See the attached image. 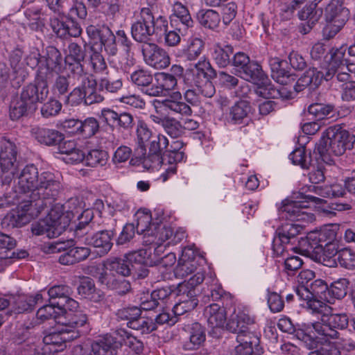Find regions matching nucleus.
Listing matches in <instances>:
<instances>
[{"instance_id":"1","label":"nucleus","mask_w":355,"mask_h":355,"mask_svg":"<svg viewBox=\"0 0 355 355\" xmlns=\"http://www.w3.org/2000/svg\"><path fill=\"white\" fill-rule=\"evenodd\" d=\"M61 184L54 173L45 171L39 174L33 165H28L23 168L18 176L17 191L26 194L29 201L45 204V207L52 205L61 189Z\"/></svg>"},{"instance_id":"2","label":"nucleus","mask_w":355,"mask_h":355,"mask_svg":"<svg viewBox=\"0 0 355 355\" xmlns=\"http://www.w3.org/2000/svg\"><path fill=\"white\" fill-rule=\"evenodd\" d=\"M312 313L321 315L320 321L311 323L318 338L328 342L338 338L339 330L348 327L349 318L345 313H335L332 307L322 301H311L309 304Z\"/></svg>"},{"instance_id":"3","label":"nucleus","mask_w":355,"mask_h":355,"mask_svg":"<svg viewBox=\"0 0 355 355\" xmlns=\"http://www.w3.org/2000/svg\"><path fill=\"white\" fill-rule=\"evenodd\" d=\"M60 328L57 331L51 332L43 338L46 346H51L50 350L62 351L66 347V342L73 340L87 332V316L85 313L73 314L68 320L62 321L58 318Z\"/></svg>"},{"instance_id":"4","label":"nucleus","mask_w":355,"mask_h":355,"mask_svg":"<svg viewBox=\"0 0 355 355\" xmlns=\"http://www.w3.org/2000/svg\"><path fill=\"white\" fill-rule=\"evenodd\" d=\"M71 215V212L64 211L62 205L55 204L44 219L31 224V232L35 236L58 237L69 225Z\"/></svg>"},{"instance_id":"5","label":"nucleus","mask_w":355,"mask_h":355,"mask_svg":"<svg viewBox=\"0 0 355 355\" xmlns=\"http://www.w3.org/2000/svg\"><path fill=\"white\" fill-rule=\"evenodd\" d=\"M355 136L342 128L334 125L328 128L321 138L318 150L321 155H342L347 149L353 148Z\"/></svg>"},{"instance_id":"6","label":"nucleus","mask_w":355,"mask_h":355,"mask_svg":"<svg viewBox=\"0 0 355 355\" xmlns=\"http://www.w3.org/2000/svg\"><path fill=\"white\" fill-rule=\"evenodd\" d=\"M45 208V204L42 202L33 203L24 199L15 209L10 211L1 219V227L10 230L22 227L38 216Z\"/></svg>"},{"instance_id":"7","label":"nucleus","mask_w":355,"mask_h":355,"mask_svg":"<svg viewBox=\"0 0 355 355\" xmlns=\"http://www.w3.org/2000/svg\"><path fill=\"white\" fill-rule=\"evenodd\" d=\"M347 46L340 47H331L324 56V61L327 64L323 69L325 80H331L334 76L340 82H347L351 78L349 71H352L354 64H347V59L345 58Z\"/></svg>"},{"instance_id":"8","label":"nucleus","mask_w":355,"mask_h":355,"mask_svg":"<svg viewBox=\"0 0 355 355\" xmlns=\"http://www.w3.org/2000/svg\"><path fill=\"white\" fill-rule=\"evenodd\" d=\"M46 253H57L63 251L59 257L58 261L62 265H73L86 260L91 254L88 247H73L66 249L63 243H51L44 245Z\"/></svg>"},{"instance_id":"9","label":"nucleus","mask_w":355,"mask_h":355,"mask_svg":"<svg viewBox=\"0 0 355 355\" xmlns=\"http://www.w3.org/2000/svg\"><path fill=\"white\" fill-rule=\"evenodd\" d=\"M72 74L81 83L85 92V105L100 103L105 99L96 88V81L92 76L84 72L83 67L78 63L73 67Z\"/></svg>"},{"instance_id":"10","label":"nucleus","mask_w":355,"mask_h":355,"mask_svg":"<svg viewBox=\"0 0 355 355\" xmlns=\"http://www.w3.org/2000/svg\"><path fill=\"white\" fill-rule=\"evenodd\" d=\"M48 74L44 76L42 71H39L38 77L34 84H29L23 87L20 97L31 106L37 102L45 100L49 94V87L46 79Z\"/></svg>"},{"instance_id":"11","label":"nucleus","mask_w":355,"mask_h":355,"mask_svg":"<svg viewBox=\"0 0 355 355\" xmlns=\"http://www.w3.org/2000/svg\"><path fill=\"white\" fill-rule=\"evenodd\" d=\"M307 203V201L285 200L282 202L280 211L288 220L310 223L314 220V215L306 211Z\"/></svg>"},{"instance_id":"12","label":"nucleus","mask_w":355,"mask_h":355,"mask_svg":"<svg viewBox=\"0 0 355 355\" xmlns=\"http://www.w3.org/2000/svg\"><path fill=\"white\" fill-rule=\"evenodd\" d=\"M154 16L150 8H142L140 19L132 26V35L135 41L146 43L148 37L154 33Z\"/></svg>"},{"instance_id":"13","label":"nucleus","mask_w":355,"mask_h":355,"mask_svg":"<svg viewBox=\"0 0 355 355\" xmlns=\"http://www.w3.org/2000/svg\"><path fill=\"white\" fill-rule=\"evenodd\" d=\"M104 269L98 275V281L107 280V277L118 278L116 275L122 277L130 275L132 268L125 257H111L103 264Z\"/></svg>"},{"instance_id":"14","label":"nucleus","mask_w":355,"mask_h":355,"mask_svg":"<svg viewBox=\"0 0 355 355\" xmlns=\"http://www.w3.org/2000/svg\"><path fill=\"white\" fill-rule=\"evenodd\" d=\"M199 257L191 248H184L175 268L178 278H184L193 273L198 268Z\"/></svg>"},{"instance_id":"15","label":"nucleus","mask_w":355,"mask_h":355,"mask_svg":"<svg viewBox=\"0 0 355 355\" xmlns=\"http://www.w3.org/2000/svg\"><path fill=\"white\" fill-rule=\"evenodd\" d=\"M115 234L113 230H101L89 234L84 238V242L98 249L101 255L107 254L113 246L112 239Z\"/></svg>"},{"instance_id":"16","label":"nucleus","mask_w":355,"mask_h":355,"mask_svg":"<svg viewBox=\"0 0 355 355\" xmlns=\"http://www.w3.org/2000/svg\"><path fill=\"white\" fill-rule=\"evenodd\" d=\"M142 53L148 65L157 69H164L170 64L168 53L159 46H143Z\"/></svg>"},{"instance_id":"17","label":"nucleus","mask_w":355,"mask_h":355,"mask_svg":"<svg viewBox=\"0 0 355 355\" xmlns=\"http://www.w3.org/2000/svg\"><path fill=\"white\" fill-rule=\"evenodd\" d=\"M344 0H331L325 8V19L328 23L343 27L349 19V11L343 6Z\"/></svg>"},{"instance_id":"18","label":"nucleus","mask_w":355,"mask_h":355,"mask_svg":"<svg viewBox=\"0 0 355 355\" xmlns=\"http://www.w3.org/2000/svg\"><path fill=\"white\" fill-rule=\"evenodd\" d=\"M177 85V80L172 74L159 73L155 76V83L148 88L146 94L151 96L164 95Z\"/></svg>"},{"instance_id":"19","label":"nucleus","mask_w":355,"mask_h":355,"mask_svg":"<svg viewBox=\"0 0 355 355\" xmlns=\"http://www.w3.org/2000/svg\"><path fill=\"white\" fill-rule=\"evenodd\" d=\"M204 279V272L198 271L191 277L187 282L179 284L178 287V295L180 297L179 302H189L193 300H198L194 288L201 284Z\"/></svg>"},{"instance_id":"20","label":"nucleus","mask_w":355,"mask_h":355,"mask_svg":"<svg viewBox=\"0 0 355 355\" xmlns=\"http://www.w3.org/2000/svg\"><path fill=\"white\" fill-rule=\"evenodd\" d=\"M31 133L38 142L46 146H56L64 139L63 134L58 130L44 127H33Z\"/></svg>"},{"instance_id":"21","label":"nucleus","mask_w":355,"mask_h":355,"mask_svg":"<svg viewBox=\"0 0 355 355\" xmlns=\"http://www.w3.org/2000/svg\"><path fill=\"white\" fill-rule=\"evenodd\" d=\"M254 323V318L243 311L232 314L227 322L226 329L236 336L250 328Z\"/></svg>"},{"instance_id":"22","label":"nucleus","mask_w":355,"mask_h":355,"mask_svg":"<svg viewBox=\"0 0 355 355\" xmlns=\"http://www.w3.org/2000/svg\"><path fill=\"white\" fill-rule=\"evenodd\" d=\"M42 57L46 60V67L41 69L44 73V71L51 70L52 72H55L58 74L62 71V58L60 51L55 48V46H46L45 48V52Z\"/></svg>"},{"instance_id":"23","label":"nucleus","mask_w":355,"mask_h":355,"mask_svg":"<svg viewBox=\"0 0 355 355\" xmlns=\"http://www.w3.org/2000/svg\"><path fill=\"white\" fill-rule=\"evenodd\" d=\"M117 349L115 338L107 334L92 344V351L95 355H116Z\"/></svg>"},{"instance_id":"24","label":"nucleus","mask_w":355,"mask_h":355,"mask_svg":"<svg viewBox=\"0 0 355 355\" xmlns=\"http://www.w3.org/2000/svg\"><path fill=\"white\" fill-rule=\"evenodd\" d=\"M205 315L207 322L211 328L223 327L226 321V311L225 308L218 303H213L205 309Z\"/></svg>"},{"instance_id":"25","label":"nucleus","mask_w":355,"mask_h":355,"mask_svg":"<svg viewBox=\"0 0 355 355\" xmlns=\"http://www.w3.org/2000/svg\"><path fill=\"white\" fill-rule=\"evenodd\" d=\"M337 226L334 225H328L320 230L311 232V241H316L320 251L323 245L328 244L336 239Z\"/></svg>"},{"instance_id":"26","label":"nucleus","mask_w":355,"mask_h":355,"mask_svg":"<svg viewBox=\"0 0 355 355\" xmlns=\"http://www.w3.org/2000/svg\"><path fill=\"white\" fill-rule=\"evenodd\" d=\"M182 95L179 92H174L170 97L163 101L164 107L181 115H191L192 110L189 105L181 101Z\"/></svg>"},{"instance_id":"27","label":"nucleus","mask_w":355,"mask_h":355,"mask_svg":"<svg viewBox=\"0 0 355 355\" xmlns=\"http://www.w3.org/2000/svg\"><path fill=\"white\" fill-rule=\"evenodd\" d=\"M241 76L247 81L255 84L260 83L264 84L267 81V75L263 71L261 67L257 62H250L240 71Z\"/></svg>"},{"instance_id":"28","label":"nucleus","mask_w":355,"mask_h":355,"mask_svg":"<svg viewBox=\"0 0 355 355\" xmlns=\"http://www.w3.org/2000/svg\"><path fill=\"white\" fill-rule=\"evenodd\" d=\"M35 338L30 336V332L26 329H23L19 331L17 334L13 338L14 343L19 346L18 350L22 352H27L29 355L34 354L35 352L40 353L35 346Z\"/></svg>"},{"instance_id":"29","label":"nucleus","mask_w":355,"mask_h":355,"mask_svg":"<svg viewBox=\"0 0 355 355\" xmlns=\"http://www.w3.org/2000/svg\"><path fill=\"white\" fill-rule=\"evenodd\" d=\"M251 111L250 103L246 101H239L231 107L229 112L230 121L234 124L243 123Z\"/></svg>"},{"instance_id":"30","label":"nucleus","mask_w":355,"mask_h":355,"mask_svg":"<svg viewBox=\"0 0 355 355\" xmlns=\"http://www.w3.org/2000/svg\"><path fill=\"white\" fill-rule=\"evenodd\" d=\"M93 216L90 211H84L78 217V223L76 225L74 232L78 239L85 238L91 230H94V223L92 221Z\"/></svg>"},{"instance_id":"31","label":"nucleus","mask_w":355,"mask_h":355,"mask_svg":"<svg viewBox=\"0 0 355 355\" xmlns=\"http://www.w3.org/2000/svg\"><path fill=\"white\" fill-rule=\"evenodd\" d=\"M18 162L16 157H8L4 153L0 154V176L8 174L3 180V183H9L16 173Z\"/></svg>"},{"instance_id":"32","label":"nucleus","mask_w":355,"mask_h":355,"mask_svg":"<svg viewBox=\"0 0 355 355\" xmlns=\"http://www.w3.org/2000/svg\"><path fill=\"white\" fill-rule=\"evenodd\" d=\"M173 234V231L171 227L159 225H157L156 229H153V235L150 236L153 239H147L145 242H148L150 245H157L154 250L155 252H157L162 248V243L171 239Z\"/></svg>"},{"instance_id":"33","label":"nucleus","mask_w":355,"mask_h":355,"mask_svg":"<svg viewBox=\"0 0 355 355\" xmlns=\"http://www.w3.org/2000/svg\"><path fill=\"white\" fill-rule=\"evenodd\" d=\"M322 251L323 264L326 266L334 268L337 266V257L340 250L338 249L336 239L328 244L323 245Z\"/></svg>"},{"instance_id":"34","label":"nucleus","mask_w":355,"mask_h":355,"mask_svg":"<svg viewBox=\"0 0 355 355\" xmlns=\"http://www.w3.org/2000/svg\"><path fill=\"white\" fill-rule=\"evenodd\" d=\"M137 233L144 234L145 238L153 235V229H156L157 225L151 224V215L148 212L138 211L137 213Z\"/></svg>"},{"instance_id":"35","label":"nucleus","mask_w":355,"mask_h":355,"mask_svg":"<svg viewBox=\"0 0 355 355\" xmlns=\"http://www.w3.org/2000/svg\"><path fill=\"white\" fill-rule=\"evenodd\" d=\"M78 294L85 298L96 302L101 300L102 296L96 292L94 281L89 277H85L78 287Z\"/></svg>"},{"instance_id":"36","label":"nucleus","mask_w":355,"mask_h":355,"mask_svg":"<svg viewBox=\"0 0 355 355\" xmlns=\"http://www.w3.org/2000/svg\"><path fill=\"white\" fill-rule=\"evenodd\" d=\"M310 191H313L316 194L325 198H338L342 197L345 193V189L342 185L334 184L330 186L322 187L320 186L311 185L309 187Z\"/></svg>"},{"instance_id":"37","label":"nucleus","mask_w":355,"mask_h":355,"mask_svg":"<svg viewBox=\"0 0 355 355\" xmlns=\"http://www.w3.org/2000/svg\"><path fill=\"white\" fill-rule=\"evenodd\" d=\"M197 18L202 26L210 29L218 27L220 21L218 13L213 10H200Z\"/></svg>"},{"instance_id":"38","label":"nucleus","mask_w":355,"mask_h":355,"mask_svg":"<svg viewBox=\"0 0 355 355\" xmlns=\"http://www.w3.org/2000/svg\"><path fill=\"white\" fill-rule=\"evenodd\" d=\"M116 335L121 338V341L126 346L132 349L137 354L143 350V343L132 334L125 329H119L116 331Z\"/></svg>"},{"instance_id":"39","label":"nucleus","mask_w":355,"mask_h":355,"mask_svg":"<svg viewBox=\"0 0 355 355\" xmlns=\"http://www.w3.org/2000/svg\"><path fill=\"white\" fill-rule=\"evenodd\" d=\"M325 79L323 71H318L315 67L309 69L297 80L302 86L308 87L310 85L318 86L322 79Z\"/></svg>"},{"instance_id":"40","label":"nucleus","mask_w":355,"mask_h":355,"mask_svg":"<svg viewBox=\"0 0 355 355\" xmlns=\"http://www.w3.org/2000/svg\"><path fill=\"white\" fill-rule=\"evenodd\" d=\"M184 143L180 140L172 141L166 148V155L168 158V162L178 163L182 162L184 158V153L182 150Z\"/></svg>"},{"instance_id":"41","label":"nucleus","mask_w":355,"mask_h":355,"mask_svg":"<svg viewBox=\"0 0 355 355\" xmlns=\"http://www.w3.org/2000/svg\"><path fill=\"white\" fill-rule=\"evenodd\" d=\"M107 153L99 149H92L85 154V164L91 167L103 166L107 162Z\"/></svg>"},{"instance_id":"42","label":"nucleus","mask_w":355,"mask_h":355,"mask_svg":"<svg viewBox=\"0 0 355 355\" xmlns=\"http://www.w3.org/2000/svg\"><path fill=\"white\" fill-rule=\"evenodd\" d=\"M32 106L21 97L15 98L10 103V116L12 120H17L26 114Z\"/></svg>"},{"instance_id":"43","label":"nucleus","mask_w":355,"mask_h":355,"mask_svg":"<svg viewBox=\"0 0 355 355\" xmlns=\"http://www.w3.org/2000/svg\"><path fill=\"white\" fill-rule=\"evenodd\" d=\"M236 342L238 343H242L252 349L259 351L258 347L260 343L259 336L257 333L252 331L250 327L246 329L245 332H242L236 336Z\"/></svg>"},{"instance_id":"44","label":"nucleus","mask_w":355,"mask_h":355,"mask_svg":"<svg viewBox=\"0 0 355 355\" xmlns=\"http://www.w3.org/2000/svg\"><path fill=\"white\" fill-rule=\"evenodd\" d=\"M99 282L105 285L108 288L116 290L119 295H125L128 293L130 289V284L124 279L107 277V280L99 281Z\"/></svg>"},{"instance_id":"45","label":"nucleus","mask_w":355,"mask_h":355,"mask_svg":"<svg viewBox=\"0 0 355 355\" xmlns=\"http://www.w3.org/2000/svg\"><path fill=\"white\" fill-rule=\"evenodd\" d=\"M322 15V10L316 8V3H311L304 7L299 12L298 16L301 20H306L311 24H315Z\"/></svg>"},{"instance_id":"46","label":"nucleus","mask_w":355,"mask_h":355,"mask_svg":"<svg viewBox=\"0 0 355 355\" xmlns=\"http://www.w3.org/2000/svg\"><path fill=\"white\" fill-rule=\"evenodd\" d=\"M131 81L138 87L148 88L155 83L153 75L148 71L140 69L134 71L130 76Z\"/></svg>"},{"instance_id":"47","label":"nucleus","mask_w":355,"mask_h":355,"mask_svg":"<svg viewBox=\"0 0 355 355\" xmlns=\"http://www.w3.org/2000/svg\"><path fill=\"white\" fill-rule=\"evenodd\" d=\"M294 164L300 165L302 168H309L311 162L310 152L307 153L305 147L301 146L294 150L289 156Z\"/></svg>"},{"instance_id":"48","label":"nucleus","mask_w":355,"mask_h":355,"mask_svg":"<svg viewBox=\"0 0 355 355\" xmlns=\"http://www.w3.org/2000/svg\"><path fill=\"white\" fill-rule=\"evenodd\" d=\"M128 326L132 329L139 331L141 334H150L157 329L152 319L140 316L135 321L128 322Z\"/></svg>"},{"instance_id":"49","label":"nucleus","mask_w":355,"mask_h":355,"mask_svg":"<svg viewBox=\"0 0 355 355\" xmlns=\"http://www.w3.org/2000/svg\"><path fill=\"white\" fill-rule=\"evenodd\" d=\"M24 16L26 21L24 24L29 26L31 29L38 31L44 26L40 17V10L39 8H31L26 9Z\"/></svg>"},{"instance_id":"50","label":"nucleus","mask_w":355,"mask_h":355,"mask_svg":"<svg viewBox=\"0 0 355 355\" xmlns=\"http://www.w3.org/2000/svg\"><path fill=\"white\" fill-rule=\"evenodd\" d=\"M303 225L287 223L278 229L277 233L282 236L284 243H289L291 240L298 235L302 230Z\"/></svg>"},{"instance_id":"51","label":"nucleus","mask_w":355,"mask_h":355,"mask_svg":"<svg viewBox=\"0 0 355 355\" xmlns=\"http://www.w3.org/2000/svg\"><path fill=\"white\" fill-rule=\"evenodd\" d=\"M99 130V123L94 117H88L83 121H80L79 134L85 137H91Z\"/></svg>"},{"instance_id":"52","label":"nucleus","mask_w":355,"mask_h":355,"mask_svg":"<svg viewBox=\"0 0 355 355\" xmlns=\"http://www.w3.org/2000/svg\"><path fill=\"white\" fill-rule=\"evenodd\" d=\"M311 232L305 238H302L299 241V249L301 253L306 257H313L319 254L321 251L317 245L316 241H311Z\"/></svg>"},{"instance_id":"53","label":"nucleus","mask_w":355,"mask_h":355,"mask_svg":"<svg viewBox=\"0 0 355 355\" xmlns=\"http://www.w3.org/2000/svg\"><path fill=\"white\" fill-rule=\"evenodd\" d=\"M137 138L142 151H146V144L154 137L152 130L143 121H138L137 126Z\"/></svg>"},{"instance_id":"54","label":"nucleus","mask_w":355,"mask_h":355,"mask_svg":"<svg viewBox=\"0 0 355 355\" xmlns=\"http://www.w3.org/2000/svg\"><path fill=\"white\" fill-rule=\"evenodd\" d=\"M173 15L171 17H177L182 24L187 27L193 26V21L188 9L180 2H175L173 6Z\"/></svg>"},{"instance_id":"55","label":"nucleus","mask_w":355,"mask_h":355,"mask_svg":"<svg viewBox=\"0 0 355 355\" xmlns=\"http://www.w3.org/2000/svg\"><path fill=\"white\" fill-rule=\"evenodd\" d=\"M231 46H216L213 52V58L216 63L222 67H226L230 60V55L232 54Z\"/></svg>"},{"instance_id":"56","label":"nucleus","mask_w":355,"mask_h":355,"mask_svg":"<svg viewBox=\"0 0 355 355\" xmlns=\"http://www.w3.org/2000/svg\"><path fill=\"white\" fill-rule=\"evenodd\" d=\"M194 69L187 71V75L195 74L196 78L195 80H205L208 78V76H214L215 71L211 69L210 64L206 61L198 62L194 65Z\"/></svg>"},{"instance_id":"57","label":"nucleus","mask_w":355,"mask_h":355,"mask_svg":"<svg viewBox=\"0 0 355 355\" xmlns=\"http://www.w3.org/2000/svg\"><path fill=\"white\" fill-rule=\"evenodd\" d=\"M121 78H116L111 75L101 78L98 82L99 90H105L108 92L115 93L122 87Z\"/></svg>"},{"instance_id":"58","label":"nucleus","mask_w":355,"mask_h":355,"mask_svg":"<svg viewBox=\"0 0 355 355\" xmlns=\"http://www.w3.org/2000/svg\"><path fill=\"white\" fill-rule=\"evenodd\" d=\"M348 284L347 279H340L334 282L329 288L328 295L338 300L343 298L347 293Z\"/></svg>"},{"instance_id":"59","label":"nucleus","mask_w":355,"mask_h":355,"mask_svg":"<svg viewBox=\"0 0 355 355\" xmlns=\"http://www.w3.org/2000/svg\"><path fill=\"white\" fill-rule=\"evenodd\" d=\"M48 294L51 302L56 300V302H61V300L64 301L69 295H72L73 291L68 286L57 285L50 288Z\"/></svg>"},{"instance_id":"60","label":"nucleus","mask_w":355,"mask_h":355,"mask_svg":"<svg viewBox=\"0 0 355 355\" xmlns=\"http://www.w3.org/2000/svg\"><path fill=\"white\" fill-rule=\"evenodd\" d=\"M189 340L193 347H199L205 340V333L202 325L198 322H194L189 328Z\"/></svg>"},{"instance_id":"61","label":"nucleus","mask_w":355,"mask_h":355,"mask_svg":"<svg viewBox=\"0 0 355 355\" xmlns=\"http://www.w3.org/2000/svg\"><path fill=\"white\" fill-rule=\"evenodd\" d=\"M338 263L347 269L355 268V252L349 248L340 249L337 257Z\"/></svg>"},{"instance_id":"62","label":"nucleus","mask_w":355,"mask_h":355,"mask_svg":"<svg viewBox=\"0 0 355 355\" xmlns=\"http://www.w3.org/2000/svg\"><path fill=\"white\" fill-rule=\"evenodd\" d=\"M162 127L166 132L173 138H178L182 135V125L175 118L166 116Z\"/></svg>"},{"instance_id":"63","label":"nucleus","mask_w":355,"mask_h":355,"mask_svg":"<svg viewBox=\"0 0 355 355\" xmlns=\"http://www.w3.org/2000/svg\"><path fill=\"white\" fill-rule=\"evenodd\" d=\"M62 103L55 98H50L41 107V114L44 118L58 115L62 110Z\"/></svg>"},{"instance_id":"64","label":"nucleus","mask_w":355,"mask_h":355,"mask_svg":"<svg viewBox=\"0 0 355 355\" xmlns=\"http://www.w3.org/2000/svg\"><path fill=\"white\" fill-rule=\"evenodd\" d=\"M334 111V106L321 103H315L309 106L308 112L318 119H323Z\"/></svg>"}]
</instances>
